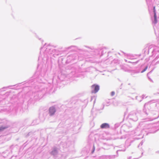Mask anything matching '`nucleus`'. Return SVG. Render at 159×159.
<instances>
[{
	"label": "nucleus",
	"mask_w": 159,
	"mask_h": 159,
	"mask_svg": "<svg viewBox=\"0 0 159 159\" xmlns=\"http://www.w3.org/2000/svg\"><path fill=\"white\" fill-rule=\"evenodd\" d=\"M91 89H92V93H97L99 89V86L95 84L91 86Z\"/></svg>",
	"instance_id": "obj_1"
},
{
	"label": "nucleus",
	"mask_w": 159,
	"mask_h": 159,
	"mask_svg": "<svg viewBox=\"0 0 159 159\" xmlns=\"http://www.w3.org/2000/svg\"><path fill=\"white\" fill-rule=\"evenodd\" d=\"M49 113L51 115H52L54 114L55 112V109L54 107H51L49 109Z\"/></svg>",
	"instance_id": "obj_2"
},
{
	"label": "nucleus",
	"mask_w": 159,
	"mask_h": 159,
	"mask_svg": "<svg viewBox=\"0 0 159 159\" xmlns=\"http://www.w3.org/2000/svg\"><path fill=\"white\" fill-rule=\"evenodd\" d=\"M101 127L102 129L109 128V126L108 124L105 123L101 125Z\"/></svg>",
	"instance_id": "obj_3"
},
{
	"label": "nucleus",
	"mask_w": 159,
	"mask_h": 159,
	"mask_svg": "<svg viewBox=\"0 0 159 159\" xmlns=\"http://www.w3.org/2000/svg\"><path fill=\"white\" fill-rule=\"evenodd\" d=\"M157 22V15L156 13H155V14L154 15V20L153 22V23L155 24H156Z\"/></svg>",
	"instance_id": "obj_4"
},
{
	"label": "nucleus",
	"mask_w": 159,
	"mask_h": 159,
	"mask_svg": "<svg viewBox=\"0 0 159 159\" xmlns=\"http://www.w3.org/2000/svg\"><path fill=\"white\" fill-rule=\"evenodd\" d=\"M8 128V127H3V126H1L0 127V131H3L4 129Z\"/></svg>",
	"instance_id": "obj_5"
},
{
	"label": "nucleus",
	"mask_w": 159,
	"mask_h": 159,
	"mask_svg": "<svg viewBox=\"0 0 159 159\" xmlns=\"http://www.w3.org/2000/svg\"><path fill=\"white\" fill-rule=\"evenodd\" d=\"M148 66H147L146 67L143 69V70L141 72V73H143V72H144V71H145L147 70V69H148Z\"/></svg>",
	"instance_id": "obj_6"
},
{
	"label": "nucleus",
	"mask_w": 159,
	"mask_h": 159,
	"mask_svg": "<svg viewBox=\"0 0 159 159\" xmlns=\"http://www.w3.org/2000/svg\"><path fill=\"white\" fill-rule=\"evenodd\" d=\"M115 94V93L114 92H112L111 93V95L112 96H114Z\"/></svg>",
	"instance_id": "obj_7"
},
{
	"label": "nucleus",
	"mask_w": 159,
	"mask_h": 159,
	"mask_svg": "<svg viewBox=\"0 0 159 159\" xmlns=\"http://www.w3.org/2000/svg\"><path fill=\"white\" fill-rule=\"evenodd\" d=\"M153 11H154V14H155V13H156V11H155V7H153Z\"/></svg>",
	"instance_id": "obj_8"
}]
</instances>
